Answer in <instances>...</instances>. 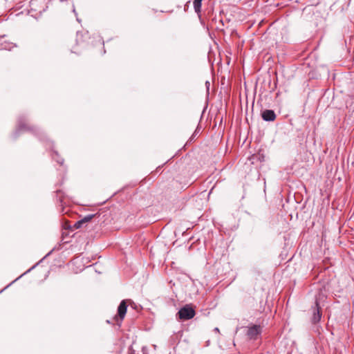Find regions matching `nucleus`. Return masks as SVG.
Listing matches in <instances>:
<instances>
[{
  "mask_svg": "<svg viewBox=\"0 0 354 354\" xmlns=\"http://www.w3.org/2000/svg\"><path fill=\"white\" fill-rule=\"evenodd\" d=\"M246 335L250 339L257 340L260 337L262 328L260 325L252 324L245 327Z\"/></svg>",
  "mask_w": 354,
  "mask_h": 354,
  "instance_id": "1",
  "label": "nucleus"
},
{
  "mask_svg": "<svg viewBox=\"0 0 354 354\" xmlns=\"http://www.w3.org/2000/svg\"><path fill=\"white\" fill-rule=\"evenodd\" d=\"M196 312L194 309L189 305H186L181 308L178 312L179 319L188 320L195 316Z\"/></svg>",
  "mask_w": 354,
  "mask_h": 354,
  "instance_id": "2",
  "label": "nucleus"
},
{
  "mask_svg": "<svg viewBox=\"0 0 354 354\" xmlns=\"http://www.w3.org/2000/svg\"><path fill=\"white\" fill-rule=\"evenodd\" d=\"M261 117L266 122H272L276 119V114L274 111L266 109L262 111Z\"/></svg>",
  "mask_w": 354,
  "mask_h": 354,
  "instance_id": "3",
  "label": "nucleus"
},
{
  "mask_svg": "<svg viewBox=\"0 0 354 354\" xmlns=\"http://www.w3.org/2000/svg\"><path fill=\"white\" fill-rule=\"evenodd\" d=\"M127 309V304L124 300L122 301L118 308V314L121 319H123Z\"/></svg>",
  "mask_w": 354,
  "mask_h": 354,
  "instance_id": "4",
  "label": "nucleus"
},
{
  "mask_svg": "<svg viewBox=\"0 0 354 354\" xmlns=\"http://www.w3.org/2000/svg\"><path fill=\"white\" fill-rule=\"evenodd\" d=\"M315 304L317 306V310L314 312L312 321L314 324L319 322L322 317V314L319 310V303L317 299H316Z\"/></svg>",
  "mask_w": 354,
  "mask_h": 354,
  "instance_id": "5",
  "label": "nucleus"
},
{
  "mask_svg": "<svg viewBox=\"0 0 354 354\" xmlns=\"http://www.w3.org/2000/svg\"><path fill=\"white\" fill-rule=\"evenodd\" d=\"M22 130H29L27 124L22 120V119H19L18 122V129L15 132V135L17 136V134L18 133V131H22Z\"/></svg>",
  "mask_w": 354,
  "mask_h": 354,
  "instance_id": "6",
  "label": "nucleus"
},
{
  "mask_svg": "<svg viewBox=\"0 0 354 354\" xmlns=\"http://www.w3.org/2000/svg\"><path fill=\"white\" fill-rule=\"evenodd\" d=\"M203 0H194V8L196 13H200L201 12V3Z\"/></svg>",
  "mask_w": 354,
  "mask_h": 354,
  "instance_id": "7",
  "label": "nucleus"
},
{
  "mask_svg": "<svg viewBox=\"0 0 354 354\" xmlns=\"http://www.w3.org/2000/svg\"><path fill=\"white\" fill-rule=\"evenodd\" d=\"M93 216H94L93 214L87 215L84 218H82V220L77 222L75 225L77 226V227H80L83 223L88 222L89 221L91 220V218Z\"/></svg>",
  "mask_w": 354,
  "mask_h": 354,
  "instance_id": "8",
  "label": "nucleus"
},
{
  "mask_svg": "<svg viewBox=\"0 0 354 354\" xmlns=\"http://www.w3.org/2000/svg\"><path fill=\"white\" fill-rule=\"evenodd\" d=\"M55 156H58V154L57 152H55ZM56 161L61 165H63V163H64V159L59 158V157H57V159H56Z\"/></svg>",
  "mask_w": 354,
  "mask_h": 354,
  "instance_id": "9",
  "label": "nucleus"
},
{
  "mask_svg": "<svg viewBox=\"0 0 354 354\" xmlns=\"http://www.w3.org/2000/svg\"><path fill=\"white\" fill-rule=\"evenodd\" d=\"M15 46V45H13L12 44H8V46H5L3 47L4 49H6V50H11V48H12L13 47Z\"/></svg>",
  "mask_w": 354,
  "mask_h": 354,
  "instance_id": "10",
  "label": "nucleus"
},
{
  "mask_svg": "<svg viewBox=\"0 0 354 354\" xmlns=\"http://www.w3.org/2000/svg\"><path fill=\"white\" fill-rule=\"evenodd\" d=\"M142 354H147V348L145 347H142Z\"/></svg>",
  "mask_w": 354,
  "mask_h": 354,
  "instance_id": "11",
  "label": "nucleus"
},
{
  "mask_svg": "<svg viewBox=\"0 0 354 354\" xmlns=\"http://www.w3.org/2000/svg\"><path fill=\"white\" fill-rule=\"evenodd\" d=\"M205 84H206V86L208 87V85H209V82L208 81H207V82H205Z\"/></svg>",
  "mask_w": 354,
  "mask_h": 354,
  "instance_id": "12",
  "label": "nucleus"
},
{
  "mask_svg": "<svg viewBox=\"0 0 354 354\" xmlns=\"http://www.w3.org/2000/svg\"><path fill=\"white\" fill-rule=\"evenodd\" d=\"M214 330L216 331V332H219V329L218 328H215Z\"/></svg>",
  "mask_w": 354,
  "mask_h": 354,
  "instance_id": "13",
  "label": "nucleus"
},
{
  "mask_svg": "<svg viewBox=\"0 0 354 354\" xmlns=\"http://www.w3.org/2000/svg\"><path fill=\"white\" fill-rule=\"evenodd\" d=\"M8 287H9V285H7V286L5 287V289H7Z\"/></svg>",
  "mask_w": 354,
  "mask_h": 354,
  "instance_id": "14",
  "label": "nucleus"
},
{
  "mask_svg": "<svg viewBox=\"0 0 354 354\" xmlns=\"http://www.w3.org/2000/svg\"><path fill=\"white\" fill-rule=\"evenodd\" d=\"M8 287H9V285H7V286L5 287V289H7Z\"/></svg>",
  "mask_w": 354,
  "mask_h": 354,
  "instance_id": "15",
  "label": "nucleus"
},
{
  "mask_svg": "<svg viewBox=\"0 0 354 354\" xmlns=\"http://www.w3.org/2000/svg\"><path fill=\"white\" fill-rule=\"evenodd\" d=\"M8 287H9V285H7V286L5 287V289H7Z\"/></svg>",
  "mask_w": 354,
  "mask_h": 354,
  "instance_id": "16",
  "label": "nucleus"
},
{
  "mask_svg": "<svg viewBox=\"0 0 354 354\" xmlns=\"http://www.w3.org/2000/svg\"><path fill=\"white\" fill-rule=\"evenodd\" d=\"M8 287H9V285H7V286L5 287V289H7Z\"/></svg>",
  "mask_w": 354,
  "mask_h": 354,
  "instance_id": "17",
  "label": "nucleus"
}]
</instances>
